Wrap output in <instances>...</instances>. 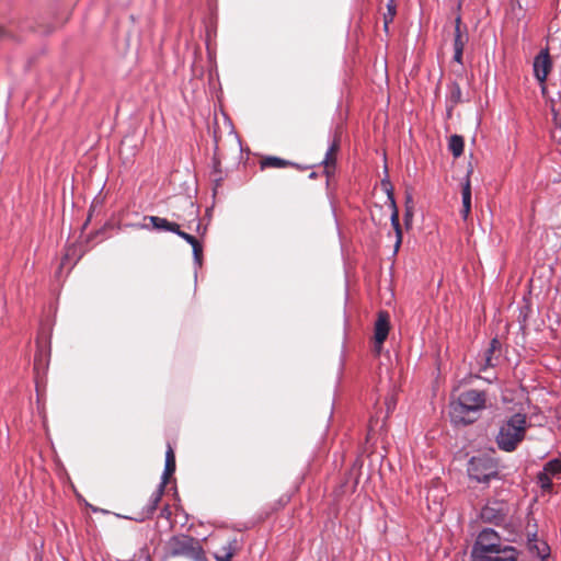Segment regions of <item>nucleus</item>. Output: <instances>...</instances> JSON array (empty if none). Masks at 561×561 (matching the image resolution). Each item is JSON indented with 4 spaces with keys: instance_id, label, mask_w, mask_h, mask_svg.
Returning <instances> with one entry per match:
<instances>
[{
    "instance_id": "1",
    "label": "nucleus",
    "mask_w": 561,
    "mask_h": 561,
    "mask_svg": "<svg viewBox=\"0 0 561 561\" xmlns=\"http://www.w3.org/2000/svg\"><path fill=\"white\" fill-rule=\"evenodd\" d=\"M471 561H516V550L493 529H483L472 547Z\"/></svg>"
},
{
    "instance_id": "2",
    "label": "nucleus",
    "mask_w": 561,
    "mask_h": 561,
    "mask_svg": "<svg viewBox=\"0 0 561 561\" xmlns=\"http://www.w3.org/2000/svg\"><path fill=\"white\" fill-rule=\"evenodd\" d=\"M486 397L484 391L470 389L459 394L450 404V415L454 422L470 424L478 414L485 409Z\"/></svg>"
},
{
    "instance_id": "3",
    "label": "nucleus",
    "mask_w": 561,
    "mask_h": 561,
    "mask_svg": "<svg viewBox=\"0 0 561 561\" xmlns=\"http://www.w3.org/2000/svg\"><path fill=\"white\" fill-rule=\"evenodd\" d=\"M527 428V416L523 413H515L500 426L496 435V444L504 451H513L524 439Z\"/></svg>"
},
{
    "instance_id": "4",
    "label": "nucleus",
    "mask_w": 561,
    "mask_h": 561,
    "mask_svg": "<svg viewBox=\"0 0 561 561\" xmlns=\"http://www.w3.org/2000/svg\"><path fill=\"white\" fill-rule=\"evenodd\" d=\"M168 554L171 557H187L198 560L202 556V548L198 541L186 535L173 536L167 542Z\"/></svg>"
},
{
    "instance_id": "5",
    "label": "nucleus",
    "mask_w": 561,
    "mask_h": 561,
    "mask_svg": "<svg viewBox=\"0 0 561 561\" xmlns=\"http://www.w3.org/2000/svg\"><path fill=\"white\" fill-rule=\"evenodd\" d=\"M468 474L477 482L486 483L497 477V463L488 456L472 457L468 465Z\"/></svg>"
},
{
    "instance_id": "6",
    "label": "nucleus",
    "mask_w": 561,
    "mask_h": 561,
    "mask_svg": "<svg viewBox=\"0 0 561 561\" xmlns=\"http://www.w3.org/2000/svg\"><path fill=\"white\" fill-rule=\"evenodd\" d=\"M511 513V506L503 500H490L481 510V518L486 523L500 525Z\"/></svg>"
},
{
    "instance_id": "7",
    "label": "nucleus",
    "mask_w": 561,
    "mask_h": 561,
    "mask_svg": "<svg viewBox=\"0 0 561 561\" xmlns=\"http://www.w3.org/2000/svg\"><path fill=\"white\" fill-rule=\"evenodd\" d=\"M538 483L543 491L550 492L552 489V480L561 479V460L552 459L548 461L542 471L538 473Z\"/></svg>"
},
{
    "instance_id": "8",
    "label": "nucleus",
    "mask_w": 561,
    "mask_h": 561,
    "mask_svg": "<svg viewBox=\"0 0 561 561\" xmlns=\"http://www.w3.org/2000/svg\"><path fill=\"white\" fill-rule=\"evenodd\" d=\"M389 329V314L383 311L379 312L374 330V348L377 354H379L382 348V344L388 336Z\"/></svg>"
},
{
    "instance_id": "9",
    "label": "nucleus",
    "mask_w": 561,
    "mask_h": 561,
    "mask_svg": "<svg viewBox=\"0 0 561 561\" xmlns=\"http://www.w3.org/2000/svg\"><path fill=\"white\" fill-rule=\"evenodd\" d=\"M551 69V60L547 49L541 50L534 60V75L536 79L543 83Z\"/></svg>"
},
{
    "instance_id": "10",
    "label": "nucleus",
    "mask_w": 561,
    "mask_h": 561,
    "mask_svg": "<svg viewBox=\"0 0 561 561\" xmlns=\"http://www.w3.org/2000/svg\"><path fill=\"white\" fill-rule=\"evenodd\" d=\"M382 185L385 186V188L387 191L388 198H389L391 207H392L391 225L396 231L397 241H396V245H394V251L397 252L401 244V241H402V230H401L400 222H399V211H398V208H397L393 195H392V187H391L390 182L383 180Z\"/></svg>"
},
{
    "instance_id": "11",
    "label": "nucleus",
    "mask_w": 561,
    "mask_h": 561,
    "mask_svg": "<svg viewBox=\"0 0 561 561\" xmlns=\"http://www.w3.org/2000/svg\"><path fill=\"white\" fill-rule=\"evenodd\" d=\"M461 204H462V207L460 210V215L463 220H467L471 213V182H470L469 173L467 174L465 182L462 183Z\"/></svg>"
},
{
    "instance_id": "12",
    "label": "nucleus",
    "mask_w": 561,
    "mask_h": 561,
    "mask_svg": "<svg viewBox=\"0 0 561 561\" xmlns=\"http://www.w3.org/2000/svg\"><path fill=\"white\" fill-rule=\"evenodd\" d=\"M500 347V342L496 340V339H493L490 343V346L488 347V350L485 351L484 355H483V358H482V362L480 364V369L481 370H484L486 369L488 367H493L494 366V363H493V353L495 352V350H497Z\"/></svg>"
},
{
    "instance_id": "13",
    "label": "nucleus",
    "mask_w": 561,
    "mask_h": 561,
    "mask_svg": "<svg viewBox=\"0 0 561 561\" xmlns=\"http://www.w3.org/2000/svg\"><path fill=\"white\" fill-rule=\"evenodd\" d=\"M164 490H165V485L159 484L158 488L151 494L148 505L146 507V513L148 515H152L154 513V511L157 510L158 504L161 501L162 495L164 493Z\"/></svg>"
},
{
    "instance_id": "14",
    "label": "nucleus",
    "mask_w": 561,
    "mask_h": 561,
    "mask_svg": "<svg viewBox=\"0 0 561 561\" xmlns=\"http://www.w3.org/2000/svg\"><path fill=\"white\" fill-rule=\"evenodd\" d=\"M460 18L456 19V26H455V37H454V50H463L467 42H468V35L466 33H462L460 30Z\"/></svg>"
},
{
    "instance_id": "15",
    "label": "nucleus",
    "mask_w": 561,
    "mask_h": 561,
    "mask_svg": "<svg viewBox=\"0 0 561 561\" xmlns=\"http://www.w3.org/2000/svg\"><path fill=\"white\" fill-rule=\"evenodd\" d=\"M463 138L459 135H453L448 141V148L455 158L460 157L463 153Z\"/></svg>"
},
{
    "instance_id": "16",
    "label": "nucleus",
    "mask_w": 561,
    "mask_h": 561,
    "mask_svg": "<svg viewBox=\"0 0 561 561\" xmlns=\"http://www.w3.org/2000/svg\"><path fill=\"white\" fill-rule=\"evenodd\" d=\"M291 163L287 160L277 158V157H267L261 161V168H285L290 165Z\"/></svg>"
},
{
    "instance_id": "17",
    "label": "nucleus",
    "mask_w": 561,
    "mask_h": 561,
    "mask_svg": "<svg viewBox=\"0 0 561 561\" xmlns=\"http://www.w3.org/2000/svg\"><path fill=\"white\" fill-rule=\"evenodd\" d=\"M339 149V145L336 141H334L325 153V158L323 160V163L325 165V169L328 170L330 167H334L335 164V158L334 154Z\"/></svg>"
},
{
    "instance_id": "18",
    "label": "nucleus",
    "mask_w": 561,
    "mask_h": 561,
    "mask_svg": "<svg viewBox=\"0 0 561 561\" xmlns=\"http://www.w3.org/2000/svg\"><path fill=\"white\" fill-rule=\"evenodd\" d=\"M145 219H148L154 229L168 231L170 221L167 220L165 218H161V217H157V216H148V217H145Z\"/></svg>"
},
{
    "instance_id": "19",
    "label": "nucleus",
    "mask_w": 561,
    "mask_h": 561,
    "mask_svg": "<svg viewBox=\"0 0 561 561\" xmlns=\"http://www.w3.org/2000/svg\"><path fill=\"white\" fill-rule=\"evenodd\" d=\"M396 15V5L393 0H390L387 4V13L383 15V26L385 30H388V25L393 21V18Z\"/></svg>"
},
{
    "instance_id": "20",
    "label": "nucleus",
    "mask_w": 561,
    "mask_h": 561,
    "mask_svg": "<svg viewBox=\"0 0 561 561\" xmlns=\"http://www.w3.org/2000/svg\"><path fill=\"white\" fill-rule=\"evenodd\" d=\"M233 556V550L231 546L222 547L220 551L215 553V558L217 561H231Z\"/></svg>"
},
{
    "instance_id": "21",
    "label": "nucleus",
    "mask_w": 561,
    "mask_h": 561,
    "mask_svg": "<svg viewBox=\"0 0 561 561\" xmlns=\"http://www.w3.org/2000/svg\"><path fill=\"white\" fill-rule=\"evenodd\" d=\"M175 471V462H165L160 484L167 485L169 477Z\"/></svg>"
},
{
    "instance_id": "22",
    "label": "nucleus",
    "mask_w": 561,
    "mask_h": 561,
    "mask_svg": "<svg viewBox=\"0 0 561 561\" xmlns=\"http://www.w3.org/2000/svg\"><path fill=\"white\" fill-rule=\"evenodd\" d=\"M191 245L193 248V255H194L195 264L201 266L202 265V253H203L202 244L198 241H196V243H193Z\"/></svg>"
},
{
    "instance_id": "23",
    "label": "nucleus",
    "mask_w": 561,
    "mask_h": 561,
    "mask_svg": "<svg viewBox=\"0 0 561 561\" xmlns=\"http://www.w3.org/2000/svg\"><path fill=\"white\" fill-rule=\"evenodd\" d=\"M451 99L456 103L460 102V100H461V90H460V87L456 83L451 88Z\"/></svg>"
},
{
    "instance_id": "24",
    "label": "nucleus",
    "mask_w": 561,
    "mask_h": 561,
    "mask_svg": "<svg viewBox=\"0 0 561 561\" xmlns=\"http://www.w3.org/2000/svg\"><path fill=\"white\" fill-rule=\"evenodd\" d=\"M552 138L557 144L561 145V123L557 124L554 130L552 131Z\"/></svg>"
},
{
    "instance_id": "25",
    "label": "nucleus",
    "mask_w": 561,
    "mask_h": 561,
    "mask_svg": "<svg viewBox=\"0 0 561 561\" xmlns=\"http://www.w3.org/2000/svg\"><path fill=\"white\" fill-rule=\"evenodd\" d=\"M178 236L184 239L187 243L193 244L196 243L197 239L192 234H188L184 231L178 232Z\"/></svg>"
},
{
    "instance_id": "26",
    "label": "nucleus",
    "mask_w": 561,
    "mask_h": 561,
    "mask_svg": "<svg viewBox=\"0 0 561 561\" xmlns=\"http://www.w3.org/2000/svg\"><path fill=\"white\" fill-rule=\"evenodd\" d=\"M165 462H175V455L170 445H168V449L165 451Z\"/></svg>"
},
{
    "instance_id": "27",
    "label": "nucleus",
    "mask_w": 561,
    "mask_h": 561,
    "mask_svg": "<svg viewBox=\"0 0 561 561\" xmlns=\"http://www.w3.org/2000/svg\"><path fill=\"white\" fill-rule=\"evenodd\" d=\"M462 54H463V50H459V49L454 50V57H453L454 61L462 65Z\"/></svg>"
},
{
    "instance_id": "28",
    "label": "nucleus",
    "mask_w": 561,
    "mask_h": 561,
    "mask_svg": "<svg viewBox=\"0 0 561 561\" xmlns=\"http://www.w3.org/2000/svg\"><path fill=\"white\" fill-rule=\"evenodd\" d=\"M168 231L174 232L178 234V232H181L180 226L175 222H169Z\"/></svg>"
},
{
    "instance_id": "29",
    "label": "nucleus",
    "mask_w": 561,
    "mask_h": 561,
    "mask_svg": "<svg viewBox=\"0 0 561 561\" xmlns=\"http://www.w3.org/2000/svg\"><path fill=\"white\" fill-rule=\"evenodd\" d=\"M535 547L538 549L539 557H541L542 559L547 557L548 547L545 543H542V549H539L536 545H535Z\"/></svg>"
},
{
    "instance_id": "30",
    "label": "nucleus",
    "mask_w": 561,
    "mask_h": 561,
    "mask_svg": "<svg viewBox=\"0 0 561 561\" xmlns=\"http://www.w3.org/2000/svg\"><path fill=\"white\" fill-rule=\"evenodd\" d=\"M7 37H11V33L9 31H7L5 28H3L2 26H0V38H7Z\"/></svg>"
},
{
    "instance_id": "31",
    "label": "nucleus",
    "mask_w": 561,
    "mask_h": 561,
    "mask_svg": "<svg viewBox=\"0 0 561 561\" xmlns=\"http://www.w3.org/2000/svg\"><path fill=\"white\" fill-rule=\"evenodd\" d=\"M140 558H142L144 561H151V558H150V556H149V553L147 552L146 549H142L140 551Z\"/></svg>"
},
{
    "instance_id": "32",
    "label": "nucleus",
    "mask_w": 561,
    "mask_h": 561,
    "mask_svg": "<svg viewBox=\"0 0 561 561\" xmlns=\"http://www.w3.org/2000/svg\"><path fill=\"white\" fill-rule=\"evenodd\" d=\"M394 408V402L392 399L387 400V409L388 411L392 410Z\"/></svg>"
},
{
    "instance_id": "33",
    "label": "nucleus",
    "mask_w": 561,
    "mask_h": 561,
    "mask_svg": "<svg viewBox=\"0 0 561 561\" xmlns=\"http://www.w3.org/2000/svg\"><path fill=\"white\" fill-rule=\"evenodd\" d=\"M162 513H163V515L170 514V512H169V507H168V506H165V507L163 508Z\"/></svg>"
}]
</instances>
